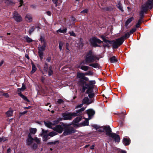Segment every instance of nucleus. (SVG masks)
<instances>
[{"label":"nucleus","instance_id":"09e8293b","mask_svg":"<svg viewBox=\"0 0 153 153\" xmlns=\"http://www.w3.org/2000/svg\"><path fill=\"white\" fill-rule=\"evenodd\" d=\"M84 74L85 75L93 76V72L91 71H88Z\"/></svg>","mask_w":153,"mask_h":153},{"label":"nucleus","instance_id":"a19ab883","mask_svg":"<svg viewBox=\"0 0 153 153\" xmlns=\"http://www.w3.org/2000/svg\"><path fill=\"white\" fill-rule=\"evenodd\" d=\"M89 66L92 67L94 68H97L99 67V65L97 63H91L89 64Z\"/></svg>","mask_w":153,"mask_h":153},{"label":"nucleus","instance_id":"58836bf2","mask_svg":"<svg viewBox=\"0 0 153 153\" xmlns=\"http://www.w3.org/2000/svg\"><path fill=\"white\" fill-rule=\"evenodd\" d=\"M67 29L65 28L63 30H62L61 28H60L56 31L57 33H65L67 32Z\"/></svg>","mask_w":153,"mask_h":153},{"label":"nucleus","instance_id":"37998d69","mask_svg":"<svg viewBox=\"0 0 153 153\" xmlns=\"http://www.w3.org/2000/svg\"><path fill=\"white\" fill-rule=\"evenodd\" d=\"M36 28V27H35L34 26H33L32 27H30V28L29 31H28V33L30 35L35 30V29Z\"/></svg>","mask_w":153,"mask_h":153},{"label":"nucleus","instance_id":"c03bdc74","mask_svg":"<svg viewBox=\"0 0 153 153\" xmlns=\"http://www.w3.org/2000/svg\"><path fill=\"white\" fill-rule=\"evenodd\" d=\"M117 8L120 10L122 12H123L124 10L123 9V7L122 6V4L119 2L118 4L117 5Z\"/></svg>","mask_w":153,"mask_h":153},{"label":"nucleus","instance_id":"a18cd8bd","mask_svg":"<svg viewBox=\"0 0 153 153\" xmlns=\"http://www.w3.org/2000/svg\"><path fill=\"white\" fill-rule=\"evenodd\" d=\"M92 127L95 128L96 130H97L98 131V130L101 127V126H99L97 125L94 124L91 125Z\"/></svg>","mask_w":153,"mask_h":153},{"label":"nucleus","instance_id":"5701e85b","mask_svg":"<svg viewBox=\"0 0 153 153\" xmlns=\"http://www.w3.org/2000/svg\"><path fill=\"white\" fill-rule=\"evenodd\" d=\"M45 125L47 127L49 128H52V126H53L52 123L49 121H44Z\"/></svg>","mask_w":153,"mask_h":153},{"label":"nucleus","instance_id":"2eb2a0df","mask_svg":"<svg viewBox=\"0 0 153 153\" xmlns=\"http://www.w3.org/2000/svg\"><path fill=\"white\" fill-rule=\"evenodd\" d=\"M47 45L42 44V45L39 44L38 47V53H44L43 52L45 51Z\"/></svg>","mask_w":153,"mask_h":153},{"label":"nucleus","instance_id":"39448f33","mask_svg":"<svg viewBox=\"0 0 153 153\" xmlns=\"http://www.w3.org/2000/svg\"><path fill=\"white\" fill-rule=\"evenodd\" d=\"M62 124L64 127V132L62 134H72L75 133L76 131L74 128L71 127L70 125L64 123H62Z\"/></svg>","mask_w":153,"mask_h":153},{"label":"nucleus","instance_id":"603ef678","mask_svg":"<svg viewBox=\"0 0 153 153\" xmlns=\"http://www.w3.org/2000/svg\"><path fill=\"white\" fill-rule=\"evenodd\" d=\"M27 112V111H23L22 112H20L19 113V117H21L22 116V115L25 114Z\"/></svg>","mask_w":153,"mask_h":153},{"label":"nucleus","instance_id":"4be33fe9","mask_svg":"<svg viewBox=\"0 0 153 153\" xmlns=\"http://www.w3.org/2000/svg\"><path fill=\"white\" fill-rule=\"evenodd\" d=\"M117 114L120 117L121 120H124L125 118V115H126V112L125 111H123L120 113H118Z\"/></svg>","mask_w":153,"mask_h":153},{"label":"nucleus","instance_id":"13d9d810","mask_svg":"<svg viewBox=\"0 0 153 153\" xmlns=\"http://www.w3.org/2000/svg\"><path fill=\"white\" fill-rule=\"evenodd\" d=\"M63 45V43L62 42H60L59 43V48L60 50H62V47Z\"/></svg>","mask_w":153,"mask_h":153},{"label":"nucleus","instance_id":"9d476101","mask_svg":"<svg viewBox=\"0 0 153 153\" xmlns=\"http://www.w3.org/2000/svg\"><path fill=\"white\" fill-rule=\"evenodd\" d=\"M148 5H142L141 8V10L139 13L140 16H141L142 18L143 17H144V13H146L148 7H149Z\"/></svg>","mask_w":153,"mask_h":153},{"label":"nucleus","instance_id":"7c9ffc66","mask_svg":"<svg viewBox=\"0 0 153 153\" xmlns=\"http://www.w3.org/2000/svg\"><path fill=\"white\" fill-rule=\"evenodd\" d=\"M143 18L144 17H143L141 18V16H140V19L138 20L137 23L136 25V27L137 28H138L139 27L141 24L142 23V22H143L142 21V20Z\"/></svg>","mask_w":153,"mask_h":153},{"label":"nucleus","instance_id":"c9c22d12","mask_svg":"<svg viewBox=\"0 0 153 153\" xmlns=\"http://www.w3.org/2000/svg\"><path fill=\"white\" fill-rule=\"evenodd\" d=\"M24 38L27 43H30L33 41V40L27 36H25Z\"/></svg>","mask_w":153,"mask_h":153},{"label":"nucleus","instance_id":"680f3d73","mask_svg":"<svg viewBox=\"0 0 153 153\" xmlns=\"http://www.w3.org/2000/svg\"><path fill=\"white\" fill-rule=\"evenodd\" d=\"M19 1L20 3V5L19 6V7H21L23 4V0H19Z\"/></svg>","mask_w":153,"mask_h":153},{"label":"nucleus","instance_id":"a878e982","mask_svg":"<svg viewBox=\"0 0 153 153\" xmlns=\"http://www.w3.org/2000/svg\"><path fill=\"white\" fill-rule=\"evenodd\" d=\"M39 40L41 42V43H42V44L47 45V42L45 39L44 37H43L42 36H41Z\"/></svg>","mask_w":153,"mask_h":153},{"label":"nucleus","instance_id":"ddd939ff","mask_svg":"<svg viewBox=\"0 0 153 153\" xmlns=\"http://www.w3.org/2000/svg\"><path fill=\"white\" fill-rule=\"evenodd\" d=\"M100 38L102 39L103 42H104L105 44H103L102 46L104 48L107 47L108 48L111 46L108 43L110 40H108L106 39L105 37L103 35H102L100 36Z\"/></svg>","mask_w":153,"mask_h":153},{"label":"nucleus","instance_id":"a211bd4d","mask_svg":"<svg viewBox=\"0 0 153 153\" xmlns=\"http://www.w3.org/2000/svg\"><path fill=\"white\" fill-rule=\"evenodd\" d=\"M86 111L89 119H91V117L94 115L95 114V111L92 109H88L86 110Z\"/></svg>","mask_w":153,"mask_h":153},{"label":"nucleus","instance_id":"8fccbe9b","mask_svg":"<svg viewBox=\"0 0 153 153\" xmlns=\"http://www.w3.org/2000/svg\"><path fill=\"white\" fill-rule=\"evenodd\" d=\"M123 121L124 120H119V122L118 123V126L119 127H121L123 126L124 124L123 122Z\"/></svg>","mask_w":153,"mask_h":153},{"label":"nucleus","instance_id":"5fc2aeb1","mask_svg":"<svg viewBox=\"0 0 153 153\" xmlns=\"http://www.w3.org/2000/svg\"><path fill=\"white\" fill-rule=\"evenodd\" d=\"M41 60H42L43 59V53H38Z\"/></svg>","mask_w":153,"mask_h":153},{"label":"nucleus","instance_id":"7ed1b4c3","mask_svg":"<svg viewBox=\"0 0 153 153\" xmlns=\"http://www.w3.org/2000/svg\"><path fill=\"white\" fill-rule=\"evenodd\" d=\"M85 56L86 62L89 64L94 62V53L93 50L91 49L88 51L86 53Z\"/></svg>","mask_w":153,"mask_h":153},{"label":"nucleus","instance_id":"6ab92c4d","mask_svg":"<svg viewBox=\"0 0 153 153\" xmlns=\"http://www.w3.org/2000/svg\"><path fill=\"white\" fill-rule=\"evenodd\" d=\"M56 134H41L43 137V140L44 141H46L50 139V137H53Z\"/></svg>","mask_w":153,"mask_h":153},{"label":"nucleus","instance_id":"c756f323","mask_svg":"<svg viewBox=\"0 0 153 153\" xmlns=\"http://www.w3.org/2000/svg\"><path fill=\"white\" fill-rule=\"evenodd\" d=\"M79 116L77 117L73 121L75 123H77L81 120L82 116L80 115Z\"/></svg>","mask_w":153,"mask_h":153},{"label":"nucleus","instance_id":"864d4df0","mask_svg":"<svg viewBox=\"0 0 153 153\" xmlns=\"http://www.w3.org/2000/svg\"><path fill=\"white\" fill-rule=\"evenodd\" d=\"M69 33L71 36H73L74 37L76 36V35L73 31L69 32Z\"/></svg>","mask_w":153,"mask_h":153},{"label":"nucleus","instance_id":"20e7f679","mask_svg":"<svg viewBox=\"0 0 153 153\" xmlns=\"http://www.w3.org/2000/svg\"><path fill=\"white\" fill-rule=\"evenodd\" d=\"M123 42V41L120 38L114 40H110L108 44L109 45L112 44V48L114 49L118 48Z\"/></svg>","mask_w":153,"mask_h":153},{"label":"nucleus","instance_id":"79ce46f5","mask_svg":"<svg viewBox=\"0 0 153 153\" xmlns=\"http://www.w3.org/2000/svg\"><path fill=\"white\" fill-rule=\"evenodd\" d=\"M42 133L41 134H57L54 132H51L49 133H48V131L45 130L43 129H42Z\"/></svg>","mask_w":153,"mask_h":153},{"label":"nucleus","instance_id":"aec40b11","mask_svg":"<svg viewBox=\"0 0 153 153\" xmlns=\"http://www.w3.org/2000/svg\"><path fill=\"white\" fill-rule=\"evenodd\" d=\"M130 140L128 137H124L123 139V143L125 146H127L129 144Z\"/></svg>","mask_w":153,"mask_h":153},{"label":"nucleus","instance_id":"cd10ccee","mask_svg":"<svg viewBox=\"0 0 153 153\" xmlns=\"http://www.w3.org/2000/svg\"><path fill=\"white\" fill-rule=\"evenodd\" d=\"M146 4L150 6L149 9H151L152 8L153 5V0H147Z\"/></svg>","mask_w":153,"mask_h":153},{"label":"nucleus","instance_id":"f257e3e1","mask_svg":"<svg viewBox=\"0 0 153 153\" xmlns=\"http://www.w3.org/2000/svg\"><path fill=\"white\" fill-rule=\"evenodd\" d=\"M35 141L36 144L34 143L32 146L31 147L33 149H36L37 147V144L40 143V139L37 137L33 138L31 136V134H28V137L26 140L27 145L29 146L31 145Z\"/></svg>","mask_w":153,"mask_h":153},{"label":"nucleus","instance_id":"69168bd1","mask_svg":"<svg viewBox=\"0 0 153 153\" xmlns=\"http://www.w3.org/2000/svg\"><path fill=\"white\" fill-rule=\"evenodd\" d=\"M82 79L84 81L85 80V81H89V79L88 78L85 77V76H84Z\"/></svg>","mask_w":153,"mask_h":153},{"label":"nucleus","instance_id":"bb28decb","mask_svg":"<svg viewBox=\"0 0 153 153\" xmlns=\"http://www.w3.org/2000/svg\"><path fill=\"white\" fill-rule=\"evenodd\" d=\"M31 65H32V70L30 72V74H33L36 71L37 68L33 62H31Z\"/></svg>","mask_w":153,"mask_h":153},{"label":"nucleus","instance_id":"4c0bfd02","mask_svg":"<svg viewBox=\"0 0 153 153\" xmlns=\"http://www.w3.org/2000/svg\"><path fill=\"white\" fill-rule=\"evenodd\" d=\"M48 72V75L50 76L52 75L53 74V71L52 70V67L51 66H50L49 67V71H47Z\"/></svg>","mask_w":153,"mask_h":153},{"label":"nucleus","instance_id":"9b49d317","mask_svg":"<svg viewBox=\"0 0 153 153\" xmlns=\"http://www.w3.org/2000/svg\"><path fill=\"white\" fill-rule=\"evenodd\" d=\"M13 18L16 22H20L22 21V16L17 11H14L13 13Z\"/></svg>","mask_w":153,"mask_h":153},{"label":"nucleus","instance_id":"49530a36","mask_svg":"<svg viewBox=\"0 0 153 153\" xmlns=\"http://www.w3.org/2000/svg\"><path fill=\"white\" fill-rule=\"evenodd\" d=\"M88 121L87 120H85L83 122L81 123V125L82 126H85L88 125Z\"/></svg>","mask_w":153,"mask_h":153},{"label":"nucleus","instance_id":"0e129e2a","mask_svg":"<svg viewBox=\"0 0 153 153\" xmlns=\"http://www.w3.org/2000/svg\"><path fill=\"white\" fill-rule=\"evenodd\" d=\"M69 44L68 43H66V45H65V47H66V49L67 50H68V51H70L69 48H68V47H69Z\"/></svg>","mask_w":153,"mask_h":153},{"label":"nucleus","instance_id":"72a5a7b5","mask_svg":"<svg viewBox=\"0 0 153 153\" xmlns=\"http://www.w3.org/2000/svg\"><path fill=\"white\" fill-rule=\"evenodd\" d=\"M134 19V18L133 17H130L128 19L125 23V25L126 26H127Z\"/></svg>","mask_w":153,"mask_h":153},{"label":"nucleus","instance_id":"c85d7f7f","mask_svg":"<svg viewBox=\"0 0 153 153\" xmlns=\"http://www.w3.org/2000/svg\"><path fill=\"white\" fill-rule=\"evenodd\" d=\"M26 20L28 22H31L32 21V18L30 15L27 14L25 17Z\"/></svg>","mask_w":153,"mask_h":153},{"label":"nucleus","instance_id":"423d86ee","mask_svg":"<svg viewBox=\"0 0 153 153\" xmlns=\"http://www.w3.org/2000/svg\"><path fill=\"white\" fill-rule=\"evenodd\" d=\"M98 131L105 133V134H116L112 132L111 128L109 125L101 126L100 128L98 130Z\"/></svg>","mask_w":153,"mask_h":153},{"label":"nucleus","instance_id":"1a4fd4ad","mask_svg":"<svg viewBox=\"0 0 153 153\" xmlns=\"http://www.w3.org/2000/svg\"><path fill=\"white\" fill-rule=\"evenodd\" d=\"M95 85H94L91 87H88V89L86 91V93L88 94V97L90 99V100L94 99V97H95V94L93 92V90L94 88Z\"/></svg>","mask_w":153,"mask_h":153},{"label":"nucleus","instance_id":"de8ad7c7","mask_svg":"<svg viewBox=\"0 0 153 153\" xmlns=\"http://www.w3.org/2000/svg\"><path fill=\"white\" fill-rule=\"evenodd\" d=\"M26 89V86L24 85V83H23L22 84V86L21 88H19L18 90V91H19V90L21 91H24Z\"/></svg>","mask_w":153,"mask_h":153},{"label":"nucleus","instance_id":"2f4dec72","mask_svg":"<svg viewBox=\"0 0 153 153\" xmlns=\"http://www.w3.org/2000/svg\"><path fill=\"white\" fill-rule=\"evenodd\" d=\"M79 68L83 71H87L90 68L87 66L82 65L81 66H79Z\"/></svg>","mask_w":153,"mask_h":153},{"label":"nucleus","instance_id":"6e6d98bb","mask_svg":"<svg viewBox=\"0 0 153 153\" xmlns=\"http://www.w3.org/2000/svg\"><path fill=\"white\" fill-rule=\"evenodd\" d=\"M136 30V29L135 28H134L131 29L130 31L129 32H128L130 34H133L134 32H135Z\"/></svg>","mask_w":153,"mask_h":153},{"label":"nucleus","instance_id":"e2e57ef3","mask_svg":"<svg viewBox=\"0 0 153 153\" xmlns=\"http://www.w3.org/2000/svg\"><path fill=\"white\" fill-rule=\"evenodd\" d=\"M94 62L96 60H99V58L97 57L96 55H95L94 54Z\"/></svg>","mask_w":153,"mask_h":153},{"label":"nucleus","instance_id":"412c9836","mask_svg":"<svg viewBox=\"0 0 153 153\" xmlns=\"http://www.w3.org/2000/svg\"><path fill=\"white\" fill-rule=\"evenodd\" d=\"M85 109V108L83 107L78 110H76V112H75V113L76 114V116H78V115L82 116V112L84 111Z\"/></svg>","mask_w":153,"mask_h":153},{"label":"nucleus","instance_id":"0eeeda50","mask_svg":"<svg viewBox=\"0 0 153 153\" xmlns=\"http://www.w3.org/2000/svg\"><path fill=\"white\" fill-rule=\"evenodd\" d=\"M90 42L92 45L95 48L97 47H101L100 45L97 44V43L98 44L103 43V41L97 37L94 36L92 37L90 39Z\"/></svg>","mask_w":153,"mask_h":153},{"label":"nucleus","instance_id":"052dcab7","mask_svg":"<svg viewBox=\"0 0 153 153\" xmlns=\"http://www.w3.org/2000/svg\"><path fill=\"white\" fill-rule=\"evenodd\" d=\"M58 0H52L53 4H55V7H57V3Z\"/></svg>","mask_w":153,"mask_h":153},{"label":"nucleus","instance_id":"b1692460","mask_svg":"<svg viewBox=\"0 0 153 153\" xmlns=\"http://www.w3.org/2000/svg\"><path fill=\"white\" fill-rule=\"evenodd\" d=\"M130 35V33L128 32L126 33L124 36L120 37V38L122 40V41H123V42H124L125 39L129 37Z\"/></svg>","mask_w":153,"mask_h":153},{"label":"nucleus","instance_id":"f704fd0d","mask_svg":"<svg viewBox=\"0 0 153 153\" xmlns=\"http://www.w3.org/2000/svg\"><path fill=\"white\" fill-rule=\"evenodd\" d=\"M110 61L111 63H113L116 62H117V59H116V57L114 56H113L111 57L110 59Z\"/></svg>","mask_w":153,"mask_h":153},{"label":"nucleus","instance_id":"4d7b16f0","mask_svg":"<svg viewBox=\"0 0 153 153\" xmlns=\"http://www.w3.org/2000/svg\"><path fill=\"white\" fill-rule=\"evenodd\" d=\"M88 64V63L86 62L85 59L84 60L82 61L80 63V65H87Z\"/></svg>","mask_w":153,"mask_h":153},{"label":"nucleus","instance_id":"393cba45","mask_svg":"<svg viewBox=\"0 0 153 153\" xmlns=\"http://www.w3.org/2000/svg\"><path fill=\"white\" fill-rule=\"evenodd\" d=\"M19 95L25 101L30 102V101L27 98V97L21 93V92L18 93Z\"/></svg>","mask_w":153,"mask_h":153},{"label":"nucleus","instance_id":"338daca9","mask_svg":"<svg viewBox=\"0 0 153 153\" xmlns=\"http://www.w3.org/2000/svg\"><path fill=\"white\" fill-rule=\"evenodd\" d=\"M3 96H4L6 98H8L9 97V95L8 93H4L3 94Z\"/></svg>","mask_w":153,"mask_h":153},{"label":"nucleus","instance_id":"ea45409f","mask_svg":"<svg viewBox=\"0 0 153 153\" xmlns=\"http://www.w3.org/2000/svg\"><path fill=\"white\" fill-rule=\"evenodd\" d=\"M37 130L36 128H31L30 129V133L29 134H35Z\"/></svg>","mask_w":153,"mask_h":153},{"label":"nucleus","instance_id":"6e6552de","mask_svg":"<svg viewBox=\"0 0 153 153\" xmlns=\"http://www.w3.org/2000/svg\"><path fill=\"white\" fill-rule=\"evenodd\" d=\"M76 114L75 112H67L64 113H62V116L63 117V119L64 120H71L73 117H75L76 116Z\"/></svg>","mask_w":153,"mask_h":153},{"label":"nucleus","instance_id":"f03ea898","mask_svg":"<svg viewBox=\"0 0 153 153\" xmlns=\"http://www.w3.org/2000/svg\"><path fill=\"white\" fill-rule=\"evenodd\" d=\"M79 82L80 85L82 86V92H84L86 89H87L88 88V87L90 86V87H91L94 85L96 83V82L94 80H90L88 83L83 79H81L80 80Z\"/></svg>","mask_w":153,"mask_h":153},{"label":"nucleus","instance_id":"3c124183","mask_svg":"<svg viewBox=\"0 0 153 153\" xmlns=\"http://www.w3.org/2000/svg\"><path fill=\"white\" fill-rule=\"evenodd\" d=\"M52 123V124L53 126H54L58 124L59 123V120H55L53 121Z\"/></svg>","mask_w":153,"mask_h":153},{"label":"nucleus","instance_id":"f8f14e48","mask_svg":"<svg viewBox=\"0 0 153 153\" xmlns=\"http://www.w3.org/2000/svg\"><path fill=\"white\" fill-rule=\"evenodd\" d=\"M52 129L54 131L60 134L64 131V127L60 125H58L52 128Z\"/></svg>","mask_w":153,"mask_h":153},{"label":"nucleus","instance_id":"dca6fc26","mask_svg":"<svg viewBox=\"0 0 153 153\" xmlns=\"http://www.w3.org/2000/svg\"><path fill=\"white\" fill-rule=\"evenodd\" d=\"M108 136L111 137L116 142L119 143L120 141V136L118 134H108Z\"/></svg>","mask_w":153,"mask_h":153},{"label":"nucleus","instance_id":"4468645a","mask_svg":"<svg viewBox=\"0 0 153 153\" xmlns=\"http://www.w3.org/2000/svg\"><path fill=\"white\" fill-rule=\"evenodd\" d=\"M94 102V99L91 100H89V99L87 97H85L82 100V103L84 104L89 105L91 103Z\"/></svg>","mask_w":153,"mask_h":153},{"label":"nucleus","instance_id":"774afa93","mask_svg":"<svg viewBox=\"0 0 153 153\" xmlns=\"http://www.w3.org/2000/svg\"><path fill=\"white\" fill-rule=\"evenodd\" d=\"M51 59V57H48L46 59V61L48 62H50Z\"/></svg>","mask_w":153,"mask_h":153},{"label":"nucleus","instance_id":"473e14b6","mask_svg":"<svg viewBox=\"0 0 153 153\" xmlns=\"http://www.w3.org/2000/svg\"><path fill=\"white\" fill-rule=\"evenodd\" d=\"M85 76L84 73L78 72L77 77L81 79H82Z\"/></svg>","mask_w":153,"mask_h":153},{"label":"nucleus","instance_id":"f3484780","mask_svg":"<svg viewBox=\"0 0 153 153\" xmlns=\"http://www.w3.org/2000/svg\"><path fill=\"white\" fill-rule=\"evenodd\" d=\"M49 64L48 63L45 62L44 65L43 70L42 69H40V71L43 74H44L45 73H44V71L46 72V73L47 72L48 68L49 69Z\"/></svg>","mask_w":153,"mask_h":153},{"label":"nucleus","instance_id":"e433bc0d","mask_svg":"<svg viewBox=\"0 0 153 153\" xmlns=\"http://www.w3.org/2000/svg\"><path fill=\"white\" fill-rule=\"evenodd\" d=\"M6 114L7 117H11L13 114V111L9 110L6 112Z\"/></svg>","mask_w":153,"mask_h":153},{"label":"nucleus","instance_id":"bf43d9fd","mask_svg":"<svg viewBox=\"0 0 153 153\" xmlns=\"http://www.w3.org/2000/svg\"><path fill=\"white\" fill-rule=\"evenodd\" d=\"M57 102L58 104H60L64 102V101L61 99H59L58 100Z\"/></svg>","mask_w":153,"mask_h":153}]
</instances>
